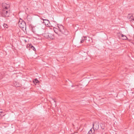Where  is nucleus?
<instances>
[{"label": "nucleus", "instance_id": "1", "mask_svg": "<svg viewBox=\"0 0 134 134\" xmlns=\"http://www.w3.org/2000/svg\"><path fill=\"white\" fill-rule=\"evenodd\" d=\"M2 6L3 9L0 11V16L4 17H8L10 15V6L9 4L3 3Z\"/></svg>", "mask_w": 134, "mask_h": 134}, {"label": "nucleus", "instance_id": "2", "mask_svg": "<svg viewBox=\"0 0 134 134\" xmlns=\"http://www.w3.org/2000/svg\"><path fill=\"white\" fill-rule=\"evenodd\" d=\"M18 25L19 27L21 28H26V25L25 22L20 18L18 22Z\"/></svg>", "mask_w": 134, "mask_h": 134}, {"label": "nucleus", "instance_id": "3", "mask_svg": "<svg viewBox=\"0 0 134 134\" xmlns=\"http://www.w3.org/2000/svg\"><path fill=\"white\" fill-rule=\"evenodd\" d=\"M43 35L48 40H53L54 38V35L50 33H45Z\"/></svg>", "mask_w": 134, "mask_h": 134}, {"label": "nucleus", "instance_id": "4", "mask_svg": "<svg viewBox=\"0 0 134 134\" xmlns=\"http://www.w3.org/2000/svg\"><path fill=\"white\" fill-rule=\"evenodd\" d=\"M59 29V31L63 34L66 35V32H67V31H66L65 29H64V26L62 25H60L58 27Z\"/></svg>", "mask_w": 134, "mask_h": 134}, {"label": "nucleus", "instance_id": "5", "mask_svg": "<svg viewBox=\"0 0 134 134\" xmlns=\"http://www.w3.org/2000/svg\"><path fill=\"white\" fill-rule=\"evenodd\" d=\"M99 123L98 122H95L93 124L92 128L95 131L97 130L99 128Z\"/></svg>", "mask_w": 134, "mask_h": 134}, {"label": "nucleus", "instance_id": "6", "mask_svg": "<svg viewBox=\"0 0 134 134\" xmlns=\"http://www.w3.org/2000/svg\"><path fill=\"white\" fill-rule=\"evenodd\" d=\"M127 18L130 22H133L134 21V18L132 15L131 14H129L127 17Z\"/></svg>", "mask_w": 134, "mask_h": 134}, {"label": "nucleus", "instance_id": "7", "mask_svg": "<svg viewBox=\"0 0 134 134\" xmlns=\"http://www.w3.org/2000/svg\"><path fill=\"white\" fill-rule=\"evenodd\" d=\"M43 23H44L46 25H48L49 23H50L48 20L47 19H43Z\"/></svg>", "mask_w": 134, "mask_h": 134}, {"label": "nucleus", "instance_id": "8", "mask_svg": "<svg viewBox=\"0 0 134 134\" xmlns=\"http://www.w3.org/2000/svg\"><path fill=\"white\" fill-rule=\"evenodd\" d=\"M86 37L83 36L82 37L81 41H80V43H81L83 42L85 40H86V38H87Z\"/></svg>", "mask_w": 134, "mask_h": 134}, {"label": "nucleus", "instance_id": "9", "mask_svg": "<svg viewBox=\"0 0 134 134\" xmlns=\"http://www.w3.org/2000/svg\"><path fill=\"white\" fill-rule=\"evenodd\" d=\"M93 128H92L90 130V131L88 132V133L89 134H93L95 131V130H93V131H92V129Z\"/></svg>", "mask_w": 134, "mask_h": 134}, {"label": "nucleus", "instance_id": "10", "mask_svg": "<svg viewBox=\"0 0 134 134\" xmlns=\"http://www.w3.org/2000/svg\"><path fill=\"white\" fill-rule=\"evenodd\" d=\"M33 82L34 83L36 84L38 83L39 82H40V81H38L37 79H36L34 80L33 81Z\"/></svg>", "mask_w": 134, "mask_h": 134}, {"label": "nucleus", "instance_id": "11", "mask_svg": "<svg viewBox=\"0 0 134 134\" xmlns=\"http://www.w3.org/2000/svg\"><path fill=\"white\" fill-rule=\"evenodd\" d=\"M121 36L122 37H123V39L124 40H126L127 39V37L126 36L124 35L123 34H121Z\"/></svg>", "mask_w": 134, "mask_h": 134}, {"label": "nucleus", "instance_id": "12", "mask_svg": "<svg viewBox=\"0 0 134 134\" xmlns=\"http://www.w3.org/2000/svg\"><path fill=\"white\" fill-rule=\"evenodd\" d=\"M3 26L4 28H7L8 27V25L5 23H4L3 24Z\"/></svg>", "mask_w": 134, "mask_h": 134}, {"label": "nucleus", "instance_id": "13", "mask_svg": "<svg viewBox=\"0 0 134 134\" xmlns=\"http://www.w3.org/2000/svg\"><path fill=\"white\" fill-rule=\"evenodd\" d=\"M30 47L34 51H35L36 50V49L33 46H32V45H30Z\"/></svg>", "mask_w": 134, "mask_h": 134}, {"label": "nucleus", "instance_id": "14", "mask_svg": "<svg viewBox=\"0 0 134 134\" xmlns=\"http://www.w3.org/2000/svg\"><path fill=\"white\" fill-rule=\"evenodd\" d=\"M5 114H0V119L3 116L5 115Z\"/></svg>", "mask_w": 134, "mask_h": 134}, {"label": "nucleus", "instance_id": "15", "mask_svg": "<svg viewBox=\"0 0 134 134\" xmlns=\"http://www.w3.org/2000/svg\"><path fill=\"white\" fill-rule=\"evenodd\" d=\"M54 23H56V22L54 21H51V24H53Z\"/></svg>", "mask_w": 134, "mask_h": 134}, {"label": "nucleus", "instance_id": "16", "mask_svg": "<svg viewBox=\"0 0 134 134\" xmlns=\"http://www.w3.org/2000/svg\"><path fill=\"white\" fill-rule=\"evenodd\" d=\"M101 128L102 129H104V126H101Z\"/></svg>", "mask_w": 134, "mask_h": 134}, {"label": "nucleus", "instance_id": "17", "mask_svg": "<svg viewBox=\"0 0 134 134\" xmlns=\"http://www.w3.org/2000/svg\"><path fill=\"white\" fill-rule=\"evenodd\" d=\"M2 113H3V112L2 111H0V114H2Z\"/></svg>", "mask_w": 134, "mask_h": 134}, {"label": "nucleus", "instance_id": "18", "mask_svg": "<svg viewBox=\"0 0 134 134\" xmlns=\"http://www.w3.org/2000/svg\"><path fill=\"white\" fill-rule=\"evenodd\" d=\"M53 100L54 101V102L55 103H56V101L54 100V99H53Z\"/></svg>", "mask_w": 134, "mask_h": 134}, {"label": "nucleus", "instance_id": "19", "mask_svg": "<svg viewBox=\"0 0 134 134\" xmlns=\"http://www.w3.org/2000/svg\"><path fill=\"white\" fill-rule=\"evenodd\" d=\"M54 29H56V28H54ZM54 32H55V30L54 29Z\"/></svg>", "mask_w": 134, "mask_h": 134}, {"label": "nucleus", "instance_id": "20", "mask_svg": "<svg viewBox=\"0 0 134 134\" xmlns=\"http://www.w3.org/2000/svg\"><path fill=\"white\" fill-rule=\"evenodd\" d=\"M51 26H52V27H53V25H51Z\"/></svg>", "mask_w": 134, "mask_h": 134}, {"label": "nucleus", "instance_id": "21", "mask_svg": "<svg viewBox=\"0 0 134 134\" xmlns=\"http://www.w3.org/2000/svg\"><path fill=\"white\" fill-rule=\"evenodd\" d=\"M9 19H7V20H9Z\"/></svg>", "mask_w": 134, "mask_h": 134}]
</instances>
